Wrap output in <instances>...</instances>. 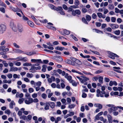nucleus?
I'll list each match as a JSON object with an SVG mask.
<instances>
[{
	"mask_svg": "<svg viewBox=\"0 0 123 123\" xmlns=\"http://www.w3.org/2000/svg\"><path fill=\"white\" fill-rule=\"evenodd\" d=\"M41 84V82L39 81L37 82L36 83V86H40Z\"/></svg>",
	"mask_w": 123,
	"mask_h": 123,
	"instance_id": "ea45409f",
	"label": "nucleus"
},
{
	"mask_svg": "<svg viewBox=\"0 0 123 123\" xmlns=\"http://www.w3.org/2000/svg\"><path fill=\"white\" fill-rule=\"evenodd\" d=\"M15 104L14 102L12 100L11 101L9 104V107L11 109H13V106L15 105Z\"/></svg>",
	"mask_w": 123,
	"mask_h": 123,
	"instance_id": "dca6fc26",
	"label": "nucleus"
},
{
	"mask_svg": "<svg viewBox=\"0 0 123 123\" xmlns=\"http://www.w3.org/2000/svg\"><path fill=\"white\" fill-rule=\"evenodd\" d=\"M98 79V81L101 84H102L103 83V77L102 76H100L99 77Z\"/></svg>",
	"mask_w": 123,
	"mask_h": 123,
	"instance_id": "aec40b11",
	"label": "nucleus"
},
{
	"mask_svg": "<svg viewBox=\"0 0 123 123\" xmlns=\"http://www.w3.org/2000/svg\"><path fill=\"white\" fill-rule=\"evenodd\" d=\"M24 100V99L23 98L19 99V100L18 101V102L19 104H21L23 103Z\"/></svg>",
	"mask_w": 123,
	"mask_h": 123,
	"instance_id": "79ce46f5",
	"label": "nucleus"
},
{
	"mask_svg": "<svg viewBox=\"0 0 123 123\" xmlns=\"http://www.w3.org/2000/svg\"><path fill=\"white\" fill-rule=\"evenodd\" d=\"M55 49L57 50L62 51L64 49V48L63 47H60L59 46H57L55 48Z\"/></svg>",
	"mask_w": 123,
	"mask_h": 123,
	"instance_id": "4be33fe9",
	"label": "nucleus"
},
{
	"mask_svg": "<svg viewBox=\"0 0 123 123\" xmlns=\"http://www.w3.org/2000/svg\"><path fill=\"white\" fill-rule=\"evenodd\" d=\"M24 80L27 82H29V80L27 78H24Z\"/></svg>",
	"mask_w": 123,
	"mask_h": 123,
	"instance_id": "680f3d73",
	"label": "nucleus"
},
{
	"mask_svg": "<svg viewBox=\"0 0 123 123\" xmlns=\"http://www.w3.org/2000/svg\"><path fill=\"white\" fill-rule=\"evenodd\" d=\"M107 116L109 123H112V118L111 116L109 114H108Z\"/></svg>",
	"mask_w": 123,
	"mask_h": 123,
	"instance_id": "1a4fd4ad",
	"label": "nucleus"
},
{
	"mask_svg": "<svg viewBox=\"0 0 123 123\" xmlns=\"http://www.w3.org/2000/svg\"><path fill=\"white\" fill-rule=\"evenodd\" d=\"M44 109L45 110H48L49 109V104L48 102H46L45 104Z\"/></svg>",
	"mask_w": 123,
	"mask_h": 123,
	"instance_id": "f3484780",
	"label": "nucleus"
},
{
	"mask_svg": "<svg viewBox=\"0 0 123 123\" xmlns=\"http://www.w3.org/2000/svg\"><path fill=\"white\" fill-rule=\"evenodd\" d=\"M80 12L79 10H76L74 12L73 11L72 12V14L74 16L76 14H77L78 15H80Z\"/></svg>",
	"mask_w": 123,
	"mask_h": 123,
	"instance_id": "9b49d317",
	"label": "nucleus"
},
{
	"mask_svg": "<svg viewBox=\"0 0 123 123\" xmlns=\"http://www.w3.org/2000/svg\"><path fill=\"white\" fill-rule=\"evenodd\" d=\"M82 12L84 13H85L87 12V9L86 8H83L82 9Z\"/></svg>",
	"mask_w": 123,
	"mask_h": 123,
	"instance_id": "e2e57ef3",
	"label": "nucleus"
},
{
	"mask_svg": "<svg viewBox=\"0 0 123 123\" xmlns=\"http://www.w3.org/2000/svg\"><path fill=\"white\" fill-rule=\"evenodd\" d=\"M37 94L36 93H34L32 95V96L33 98H35L37 97Z\"/></svg>",
	"mask_w": 123,
	"mask_h": 123,
	"instance_id": "774afa93",
	"label": "nucleus"
},
{
	"mask_svg": "<svg viewBox=\"0 0 123 123\" xmlns=\"http://www.w3.org/2000/svg\"><path fill=\"white\" fill-rule=\"evenodd\" d=\"M52 59L57 62H61L62 61L63 59L61 56H54L52 57Z\"/></svg>",
	"mask_w": 123,
	"mask_h": 123,
	"instance_id": "f03ea898",
	"label": "nucleus"
},
{
	"mask_svg": "<svg viewBox=\"0 0 123 123\" xmlns=\"http://www.w3.org/2000/svg\"><path fill=\"white\" fill-rule=\"evenodd\" d=\"M74 4L76 5L77 6L79 5L80 4L79 1L78 0H75Z\"/></svg>",
	"mask_w": 123,
	"mask_h": 123,
	"instance_id": "f704fd0d",
	"label": "nucleus"
},
{
	"mask_svg": "<svg viewBox=\"0 0 123 123\" xmlns=\"http://www.w3.org/2000/svg\"><path fill=\"white\" fill-rule=\"evenodd\" d=\"M10 26L12 30L14 31H17V28L13 22H11Z\"/></svg>",
	"mask_w": 123,
	"mask_h": 123,
	"instance_id": "423d86ee",
	"label": "nucleus"
},
{
	"mask_svg": "<svg viewBox=\"0 0 123 123\" xmlns=\"http://www.w3.org/2000/svg\"><path fill=\"white\" fill-rule=\"evenodd\" d=\"M20 118L21 119H22L25 120H27V117L24 115H23L21 117H20Z\"/></svg>",
	"mask_w": 123,
	"mask_h": 123,
	"instance_id": "7c9ffc66",
	"label": "nucleus"
},
{
	"mask_svg": "<svg viewBox=\"0 0 123 123\" xmlns=\"http://www.w3.org/2000/svg\"><path fill=\"white\" fill-rule=\"evenodd\" d=\"M75 106V105H74V104H71L70 105H69L68 106V107L69 108L71 109L74 108Z\"/></svg>",
	"mask_w": 123,
	"mask_h": 123,
	"instance_id": "8fccbe9b",
	"label": "nucleus"
},
{
	"mask_svg": "<svg viewBox=\"0 0 123 123\" xmlns=\"http://www.w3.org/2000/svg\"><path fill=\"white\" fill-rule=\"evenodd\" d=\"M18 30L20 32H22L23 31V27L22 25H18Z\"/></svg>",
	"mask_w": 123,
	"mask_h": 123,
	"instance_id": "9d476101",
	"label": "nucleus"
},
{
	"mask_svg": "<svg viewBox=\"0 0 123 123\" xmlns=\"http://www.w3.org/2000/svg\"><path fill=\"white\" fill-rule=\"evenodd\" d=\"M6 46H0V51H2L4 50V49H5Z\"/></svg>",
	"mask_w": 123,
	"mask_h": 123,
	"instance_id": "49530a36",
	"label": "nucleus"
},
{
	"mask_svg": "<svg viewBox=\"0 0 123 123\" xmlns=\"http://www.w3.org/2000/svg\"><path fill=\"white\" fill-rule=\"evenodd\" d=\"M116 19L114 17H112L111 18V21L112 22H116Z\"/></svg>",
	"mask_w": 123,
	"mask_h": 123,
	"instance_id": "37998d69",
	"label": "nucleus"
},
{
	"mask_svg": "<svg viewBox=\"0 0 123 123\" xmlns=\"http://www.w3.org/2000/svg\"><path fill=\"white\" fill-rule=\"evenodd\" d=\"M50 7L52 9H53L54 10L56 11L57 10V9L58 8V7H56L52 5H50Z\"/></svg>",
	"mask_w": 123,
	"mask_h": 123,
	"instance_id": "5701e85b",
	"label": "nucleus"
},
{
	"mask_svg": "<svg viewBox=\"0 0 123 123\" xmlns=\"http://www.w3.org/2000/svg\"><path fill=\"white\" fill-rule=\"evenodd\" d=\"M6 26L3 24H2L0 25V34H3L4 32L6 30Z\"/></svg>",
	"mask_w": 123,
	"mask_h": 123,
	"instance_id": "7ed1b4c3",
	"label": "nucleus"
},
{
	"mask_svg": "<svg viewBox=\"0 0 123 123\" xmlns=\"http://www.w3.org/2000/svg\"><path fill=\"white\" fill-rule=\"evenodd\" d=\"M56 11H58V12L61 14L64 15L65 14L64 12L63 11V9L61 6H58Z\"/></svg>",
	"mask_w": 123,
	"mask_h": 123,
	"instance_id": "20e7f679",
	"label": "nucleus"
},
{
	"mask_svg": "<svg viewBox=\"0 0 123 123\" xmlns=\"http://www.w3.org/2000/svg\"><path fill=\"white\" fill-rule=\"evenodd\" d=\"M48 103L49 105L51 108L53 109L54 108L55 104L54 102H49Z\"/></svg>",
	"mask_w": 123,
	"mask_h": 123,
	"instance_id": "2eb2a0df",
	"label": "nucleus"
},
{
	"mask_svg": "<svg viewBox=\"0 0 123 123\" xmlns=\"http://www.w3.org/2000/svg\"><path fill=\"white\" fill-rule=\"evenodd\" d=\"M32 65V64L31 63H29L27 62H26L24 63L23 65L24 66H30Z\"/></svg>",
	"mask_w": 123,
	"mask_h": 123,
	"instance_id": "c85d7f7f",
	"label": "nucleus"
},
{
	"mask_svg": "<svg viewBox=\"0 0 123 123\" xmlns=\"http://www.w3.org/2000/svg\"><path fill=\"white\" fill-rule=\"evenodd\" d=\"M63 8L65 10H67L68 9L67 6L65 5L64 4L62 6Z\"/></svg>",
	"mask_w": 123,
	"mask_h": 123,
	"instance_id": "4d7b16f0",
	"label": "nucleus"
},
{
	"mask_svg": "<svg viewBox=\"0 0 123 123\" xmlns=\"http://www.w3.org/2000/svg\"><path fill=\"white\" fill-rule=\"evenodd\" d=\"M86 20L87 21H90L91 19V17L89 15H86Z\"/></svg>",
	"mask_w": 123,
	"mask_h": 123,
	"instance_id": "cd10ccee",
	"label": "nucleus"
},
{
	"mask_svg": "<svg viewBox=\"0 0 123 123\" xmlns=\"http://www.w3.org/2000/svg\"><path fill=\"white\" fill-rule=\"evenodd\" d=\"M22 19L24 20L25 21H27L28 19V18L27 17L25 16L24 14L22 15Z\"/></svg>",
	"mask_w": 123,
	"mask_h": 123,
	"instance_id": "2f4dec72",
	"label": "nucleus"
},
{
	"mask_svg": "<svg viewBox=\"0 0 123 123\" xmlns=\"http://www.w3.org/2000/svg\"><path fill=\"white\" fill-rule=\"evenodd\" d=\"M68 75V74L66 73L65 77L68 80H70L71 79L72 77Z\"/></svg>",
	"mask_w": 123,
	"mask_h": 123,
	"instance_id": "a211bd4d",
	"label": "nucleus"
},
{
	"mask_svg": "<svg viewBox=\"0 0 123 123\" xmlns=\"http://www.w3.org/2000/svg\"><path fill=\"white\" fill-rule=\"evenodd\" d=\"M110 26L113 29H116L118 28V25L116 24H112L110 25Z\"/></svg>",
	"mask_w": 123,
	"mask_h": 123,
	"instance_id": "6e6552de",
	"label": "nucleus"
},
{
	"mask_svg": "<svg viewBox=\"0 0 123 123\" xmlns=\"http://www.w3.org/2000/svg\"><path fill=\"white\" fill-rule=\"evenodd\" d=\"M33 74H30L28 73L26 74V76L28 78H31L33 77Z\"/></svg>",
	"mask_w": 123,
	"mask_h": 123,
	"instance_id": "c756f323",
	"label": "nucleus"
},
{
	"mask_svg": "<svg viewBox=\"0 0 123 123\" xmlns=\"http://www.w3.org/2000/svg\"><path fill=\"white\" fill-rule=\"evenodd\" d=\"M8 86L6 84H4L3 85V87L5 89H6L7 88Z\"/></svg>",
	"mask_w": 123,
	"mask_h": 123,
	"instance_id": "864d4df0",
	"label": "nucleus"
},
{
	"mask_svg": "<svg viewBox=\"0 0 123 123\" xmlns=\"http://www.w3.org/2000/svg\"><path fill=\"white\" fill-rule=\"evenodd\" d=\"M105 20L107 22H109L110 21V18L109 17H107L105 19Z\"/></svg>",
	"mask_w": 123,
	"mask_h": 123,
	"instance_id": "69168bd1",
	"label": "nucleus"
},
{
	"mask_svg": "<svg viewBox=\"0 0 123 123\" xmlns=\"http://www.w3.org/2000/svg\"><path fill=\"white\" fill-rule=\"evenodd\" d=\"M18 70V68L17 67H12L10 68L9 70L10 72H15Z\"/></svg>",
	"mask_w": 123,
	"mask_h": 123,
	"instance_id": "4468645a",
	"label": "nucleus"
},
{
	"mask_svg": "<svg viewBox=\"0 0 123 123\" xmlns=\"http://www.w3.org/2000/svg\"><path fill=\"white\" fill-rule=\"evenodd\" d=\"M0 11L3 13H4L5 12V8L3 7L0 8Z\"/></svg>",
	"mask_w": 123,
	"mask_h": 123,
	"instance_id": "a18cd8bd",
	"label": "nucleus"
},
{
	"mask_svg": "<svg viewBox=\"0 0 123 123\" xmlns=\"http://www.w3.org/2000/svg\"><path fill=\"white\" fill-rule=\"evenodd\" d=\"M25 97L26 99H28L30 98V94L28 93H26L25 94Z\"/></svg>",
	"mask_w": 123,
	"mask_h": 123,
	"instance_id": "473e14b6",
	"label": "nucleus"
},
{
	"mask_svg": "<svg viewBox=\"0 0 123 123\" xmlns=\"http://www.w3.org/2000/svg\"><path fill=\"white\" fill-rule=\"evenodd\" d=\"M90 51H91V52H92L96 54L97 55H100V53L97 51H93L92 50H90Z\"/></svg>",
	"mask_w": 123,
	"mask_h": 123,
	"instance_id": "6e6d98bb",
	"label": "nucleus"
},
{
	"mask_svg": "<svg viewBox=\"0 0 123 123\" xmlns=\"http://www.w3.org/2000/svg\"><path fill=\"white\" fill-rule=\"evenodd\" d=\"M14 46L16 48H20V46L18 45L16 43H13Z\"/></svg>",
	"mask_w": 123,
	"mask_h": 123,
	"instance_id": "5fc2aeb1",
	"label": "nucleus"
},
{
	"mask_svg": "<svg viewBox=\"0 0 123 123\" xmlns=\"http://www.w3.org/2000/svg\"><path fill=\"white\" fill-rule=\"evenodd\" d=\"M10 8V9L13 11L14 12H19L18 10H19L18 9V8L17 7L16 8H14L13 7V6H9Z\"/></svg>",
	"mask_w": 123,
	"mask_h": 123,
	"instance_id": "f8f14e48",
	"label": "nucleus"
},
{
	"mask_svg": "<svg viewBox=\"0 0 123 123\" xmlns=\"http://www.w3.org/2000/svg\"><path fill=\"white\" fill-rule=\"evenodd\" d=\"M94 4L97 8H98L99 7V5L100 4L98 2H97L94 3Z\"/></svg>",
	"mask_w": 123,
	"mask_h": 123,
	"instance_id": "338daca9",
	"label": "nucleus"
},
{
	"mask_svg": "<svg viewBox=\"0 0 123 123\" xmlns=\"http://www.w3.org/2000/svg\"><path fill=\"white\" fill-rule=\"evenodd\" d=\"M75 62L76 64L79 65H81L82 64V62L80 61L77 59Z\"/></svg>",
	"mask_w": 123,
	"mask_h": 123,
	"instance_id": "a878e982",
	"label": "nucleus"
},
{
	"mask_svg": "<svg viewBox=\"0 0 123 123\" xmlns=\"http://www.w3.org/2000/svg\"><path fill=\"white\" fill-rule=\"evenodd\" d=\"M64 34L68 35L69 34L70 32L69 31H67L66 30H64Z\"/></svg>",
	"mask_w": 123,
	"mask_h": 123,
	"instance_id": "c03bdc74",
	"label": "nucleus"
},
{
	"mask_svg": "<svg viewBox=\"0 0 123 123\" xmlns=\"http://www.w3.org/2000/svg\"><path fill=\"white\" fill-rule=\"evenodd\" d=\"M7 77L9 79H10L12 78V74H9L7 75Z\"/></svg>",
	"mask_w": 123,
	"mask_h": 123,
	"instance_id": "052dcab7",
	"label": "nucleus"
},
{
	"mask_svg": "<svg viewBox=\"0 0 123 123\" xmlns=\"http://www.w3.org/2000/svg\"><path fill=\"white\" fill-rule=\"evenodd\" d=\"M18 76H20L18 74V75H17L16 74H15L13 75V77L14 78H15V79H16L17 78H19V77H18Z\"/></svg>",
	"mask_w": 123,
	"mask_h": 123,
	"instance_id": "3c124183",
	"label": "nucleus"
},
{
	"mask_svg": "<svg viewBox=\"0 0 123 123\" xmlns=\"http://www.w3.org/2000/svg\"><path fill=\"white\" fill-rule=\"evenodd\" d=\"M71 36L72 37L75 41H77L78 40V39L75 36L73 35H71Z\"/></svg>",
	"mask_w": 123,
	"mask_h": 123,
	"instance_id": "bf43d9fd",
	"label": "nucleus"
},
{
	"mask_svg": "<svg viewBox=\"0 0 123 123\" xmlns=\"http://www.w3.org/2000/svg\"><path fill=\"white\" fill-rule=\"evenodd\" d=\"M41 96L44 99H45L47 97L46 94L44 93H43L41 95Z\"/></svg>",
	"mask_w": 123,
	"mask_h": 123,
	"instance_id": "e433bc0d",
	"label": "nucleus"
},
{
	"mask_svg": "<svg viewBox=\"0 0 123 123\" xmlns=\"http://www.w3.org/2000/svg\"><path fill=\"white\" fill-rule=\"evenodd\" d=\"M28 99H26L25 101V103L27 104H30L32 103V98H28Z\"/></svg>",
	"mask_w": 123,
	"mask_h": 123,
	"instance_id": "0eeeda50",
	"label": "nucleus"
},
{
	"mask_svg": "<svg viewBox=\"0 0 123 123\" xmlns=\"http://www.w3.org/2000/svg\"><path fill=\"white\" fill-rule=\"evenodd\" d=\"M97 14L98 17L100 18H101L102 14L100 12H98L97 13Z\"/></svg>",
	"mask_w": 123,
	"mask_h": 123,
	"instance_id": "13d9d810",
	"label": "nucleus"
},
{
	"mask_svg": "<svg viewBox=\"0 0 123 123\" xmlns=\"http://www.w3.org/2000/svg\"><path fill=\"white\" fill-rule=\"evenodd\" d=\"M117 85V82L115 81H110L109 83V85L111 86H112L113 85L116 86Z\"/></svg>",
	"mask_w": 123,
	"mask_h": 123,
	"instance_id": "ddd939ff",
	"label": "nucleus"
},
{
	"mask_svg": "<svg viewBox=\"0 0 123 123\" xmlns=\"http://www.w3.org/2000/svg\"><path fill=\"white\" fill-rule=\"evenodd\" d=\"M61 86L62 89L64 88L65 86V85L63 83H62L61 84Z\"/></svg>",
	"mask_w": 123,
	"mask_h": 123,
	"instance_id": "09e8293b",
	"label": "nucleus"
},
{
	"mask_svg": "<svg viewBox=\"0 0 123 123\" xmlns=\"http://www.w3.org/2000/svg\"><path fill=\"white\" fill-rule=\"evenodd\" d=\"M113 106L109 108L108 109V112L110 113L113 112L114 111L117 110V106L115 107L114 105H113Z\"/></svg>",
	"mask_w": 123,
	"mask_h": 123,
	"instance_id": "39448f33",
	"label": "nucleus"
},
{
	"mask_svg": "<svg viewBox=\"0 0 123 123\" xmlns=\"http://www.w3.org/2000/svg\"><path fill=\"white\" fill-rule=\"evenodd\" d=\"M92 19H95L96 18L97 16V15L95 13H93L92 14Z\"/></svg>",
	"mask_w": 123,
	"mask_h": 123,
	"instance_id": "c9c22d12",
	"label": "nucleus"
},
{
	"mask_svg": "<svg viewBox=\"0 0 123 123\" xmlns=\"http://www.w3.org/2000/svg\"><path fill=\"white\" fill-rule=\"evenodd\" d=\"M72 61L70 60H67L65 62L67 63L71 64H72Z\"/></svg>",
	"mask_w": 123,
	"mask_h": 123,
	"instance_id": "603ef678",
	"label": "nucleus"
},
{
	"mask_svg": "<svg viewBox=\"0 0 123 123\" xmlns=\"http://www.w3.org/2000/svg\"><path fill=\"white\" fill-rule=\"evenodd\" d=\"M82 22L85 24H88L86 20L83 17L82 18Z\"/></svg>",
	"mask_w": 123,
	"mask_h": 123,
	"instance_id": "a19ab883",
	"label": "nucleus"
},
{
	"mask_svg": "<svg viewBox=\"0 0 123 123\" xmlns=\"http://www.w3.org/2000/svg\"><path fill=\"white\" fill-rule=\"evenodd\" d=\"M22 58V57L21 56H19L18 57H17L16 58H15L14 60H18V61H21Z\"/></svg>",
	"mask_w": 123,
	"mask_h": 123,
	"instance_id": "de8ad7c7",
	"label": "nucleus"
},
{
	"mask_svg": "<svg viewBox=\"0 0 123 123\" xmlns=\"http://www.w3.org/2000/svg\"><path fill=\"white\" fill-rule=\"evenodd\" d=\"M5 113L6 114H8V115H9L10 114L11 112L10 110H7L5 111Z\"/></svg>",
	"mask_w": 123,
	"mask_h": 123,
	"instance_id": "58836bf2",
	"label": "nucleus"
},
{
	"mask_svg": "<svg viewBox=\"0 0 123 123\" xmlns=\"http://www.w3.org/2000/svg\"><path fill=\"white\" fill-rule=\"evenodd\" d=\"M47 27L48 29L52 30L54 31H55L56 30V28L53 26L49 25H47Z\"/></svg>",
	"mask_w": 123,
	"mask_h": 123,
	"instance_id": "412c9836",
	"label": "nucleus"
},
{
	"mask_svg": "<svg viewBox=\"0 0 123 123\" xmlns=\"http://www.w3.org/2000/svg\"><path fill=\"white\" fill-rule=\"evenodd\" d=\"M120 33V31L119 30L116 31L114 32V33L117 35H119Z\"/></svg>",
	"mask_w": 123,
	"mask_h": 123,
	"instance_id": "4c0bfd02",
	"label": "nucleus"
},
{
	"mask_svg": "<svg viewBox=\"0 0 123 123\" xmlns=\"http://www.w3.org/2000/svg\"><path fill=\"white\" fill-rule=\"evenodd\" d=\"M50 99L51 100L54 101H55L57 100V98H55L53 97H51Z\"/></svg>",
	"mask_w": 123,
	"mask_h": 123,
	"instance_id": "0e129e2a",
	"label": "nucleus"
},
{
	"mask_svg": "<svg viewBox=\"0 0 123 123\" xmlns=\"http://www.w3.org/2000/svg\"><path fill=\"white\" fill-rule=\"evenodd\" d=\"M103 71L102 70L100 69L96 71L95 72V73L96 74H99L102 72Z\"/></svg>",
	"mask_w": 123,
	"mask_h": 123,
	"instance_id": "72a5a7b5",
	"label": "nucleus"
},
{
	"mask_svg": "<svg viewBox=\"0 0 123 123\" xmlns=\"http://www.w3.org/2000/svg\"><path fill=\"white\" fill-rule=\"evenodd\" d=\"M47 66L45 65H43L42 68V72H45L46 71V68L47 67Z\"/></svg>",
	"mask_w": 123,
	"mask_h": 123,
	"instance_id": "393cba45",
	"label": "nucleus"
},
{
	"mask_svg": "<svg viewBox=\"0 0 123 123\" xmlns=\"http://www.w3.org/2000/svg\"><path fill=\"white\" fill-rule=\"evenodd\" d=\"M36 54V52L35 51H33L30 52L26 54L28 55H31Z\"/></svg>",
	"mask_w": 123,
	"mask_h": 123,
	"instance_id": "bb28decb",
	"label": "nucleus"
},
{
	"mask_svg": "<svg viewBox=\"0 0 123 123\" xmlns=\"http://www.w3.org/2000/svg\"><path fill=\"white\" fill-rule=\"evenodd\" d=\"M81 77L82 78L77 76H76V78L79 80L82 83H84L85 82H86L89 80V78L84 76H82Z\"/></svg>",
	"mask_w": 123,
	"mask_h": 123,
	"instance_id": "f257e3e1",
	"label": "nucleus"
},
{
	"mask_svg": "<svg viewBox=\"0 0 123 123\" xmlns=\"http://www.w3.org/2000/svg\"><path fill=\"white\" fill-rule=\"evenodd\" d=\"M27 23L28 25L31 27H34V24L32 22L30 21H27Z\"/></svg>",
	"mask_w": 123,
	"mask_h": 123,
	"instance_id": "6ab92c4d",
	"label": "nucleus"
},
{
	"mask_svg": "<svg viewBox=\"0 0 123 123\" xmlns=\"http://www.w3.org/2000/svg\"><path fill=\"white\" fill-rule=\"evenodd\" d=\"M114 7L112 4H110L108 6V8L111 10H112L114 9Z\"/></svg>",
	"mask_w": 123,
	"mask_h": 123,
	"instance_id": "b1692460",
	"label": "nucleus"
}]
</instances>
